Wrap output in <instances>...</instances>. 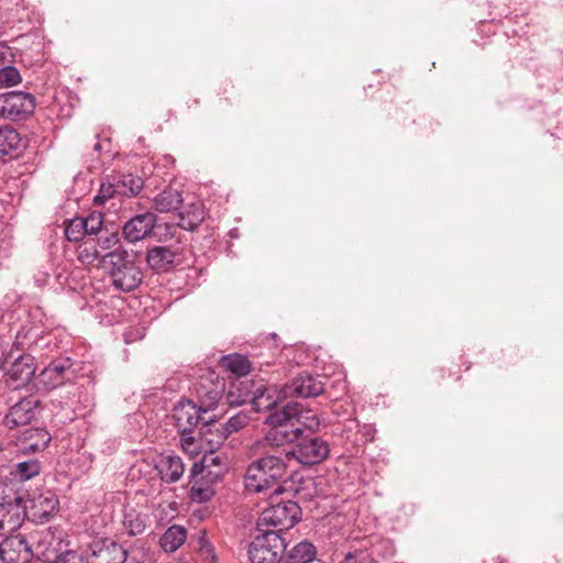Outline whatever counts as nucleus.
Instances as JSON below:
<instances>
[{"mask_svg":"<svg viewBox=\"0 0 563 563\" xmlns=\"http://www.w3.org/2000/svg\"><path fill=\"white\" fill-rule=\"evenodd\" d=\"M262 456L253 460L246 467L244 474V485L249 492L262 493L274 488V493L279 495L284 492L280 483L287 475L288 459L282 452H271L257 450Z\"/></svg>","mask_w":563,"mask_h":563,"instance_id":"1","label":"nucleus"},{"mask_svg":"<svg viewBox=\"0 0 563 563\" xmlns=\"http://www.w3.org/2000/svg\"><path fill=\"white\" fill-rule=\"evenodd\" d=\"M301 519V508L296 501L279 500L274 493L269 498V506L261 512L256 530H274L285 534V530L292 528Z\"/></svg>","mask_w":563,"mask_h":563,"instance_id":"2","label":"nucleus"},{"mask_svg":"<svg viewBox=\"0 0 563 563\" xmlns=\"http://www.w3.org/2000/svg\"><path fill=\"white\" fill-rule=\"evenodd\" d=\"M257 534L247 547L250 563H278L285 550V538L278 531L256 530Z\"/></svg>","mask_w":563,"mask_h":563,"instance_id":"3","label":"nucleus"},{"mask_svg":"<svg viewBox=\"0 0 563 563\" xmlns=\"http://www.w3.org/2000/svg\"><path fill=\"white\" fill-rule=\"evenodd\" d=\"M288 461L296 460L305 466H312L324 461L330 453L329 443L321 437L300 433L296 444L290 450L284 449Z\"/></svg>","mask_w":563,"mask_h":563,"instance_id":"4","label":"nucleus"},{"mask_svg":"<svg viewBox=\"0 0 563 563\" xmlns=\"http://www.w3.org/2000/svg\"><path fill=\"white\" fill-rule=\"evenodd\" d=\"M173 418L179 432H194L199 424L200 434L207 435L210 432L212 417L209 416V409L197 406L192 400L179 401L174 407Z\"/></svg>","mask_w":563,"mask_h":563,"instance_id":"5","label":"nucleus"},{"mask_svg":"<svg viewBox=\"0 0 563 563\" xmlns=\"http://www.w3.org/2000/svg\"><path fill=\"white\" fill-rule=\"evenodd\" d=\"M26 496L27 492L22 488L19 481L8 476L0 481V512L7 520L13 512H19L18 530L26 518Z\"/></svg>","mask_w":563,"mask_h":563,"instance_id":"6","label":"nucleus"},{"mask_svg":"<svg viewBox=\"0 0 563 563\" xmlns=\"http://www.w3.org/2000/svg\"><path fill=\"white\" fill-rule=\"evenodd\" d=\"M35 98L33 95L23 91H10L1 93L0 118L19 121L24 120L33 113Z\"/></svg>","mask_w":563,"mask_h":563,"instance_id":"7","label":"nucleus"},{"mask_svg":"<svg viewBox=\"0 0 563 563\" xmlns=\"http://www.w3.org/2000/svg\"><path fill=\"white\" fill-rule=\"evenodd\" d=\"M221 479V470L203 471L192 465L189 476V498L195 503H206L216 494L214 485Z\"/></svg>","mask_w":563,"mask_h":563,"instance_id":"8","label":"nucleus"},{"mask_svg":"<svg viewBox=\"0 0 563 563\" xmlns=\"http://www.w3.org/2000/svg\"><path fill=\"white\" fill-rule=\"evenodd\" d=\"M272 428L265 433V435L254 442L252 451L256 454L257 450H265L274 452L273 450L283 448L286 444L297 442L301 428L292 424H269Z\"/></svg>","mask_w":563,"mask_h":563,"instance_id":"9","label":"nucleus"},{"mask_svg":"<svg viewBox=\"0 0 563 563\" xmlns=\"http://www.w3.org/2000/svg\"><path fill=\"white\" fill-rule=\"evenodd\" d=\"M139 251L131 249H123L120 254L122 262L121 267L114 278V284L123 291H132L141 284V268L137 263Z\"/></svg>","mask_w":563,"mask_h":563,"instance_id":"10","label":"nucleus"},{"mask_svg":"<svg viewBox=\"0 0 563 563\" xmlns=\"http://www.w3.org/2000/svg\"><path fill=\"white\" fill-rule=\"evenodd\" d=\"M143 464L152 466L156 475L168 484L177 482L185 470L181 459L172 452L155 453L143 459Z\"/></svg>","mask_w":563,"mask_h":563,"instance_id":"11","label":"nucleus"},{"mask_svg":"<svg viewBox=\"0 0 563 563\" xmlns=\"http://www.w3.org/2000/svg\"><path fill=\"white\" fill-rule=\"evenodd\" d=\"M41 406L40 399L34 396L21 398L13 404L2 419V423L8 429H15L30 424L36 417Z\"/></svg>","mask_w":563,"mask_h":563,"instance_id":"12","label":"nucleus"},{"mask_svg":"<svg viewBox=\"0 0 563 563\" xmlns=\"http://www.w3.org/2000/svg\"><path fill=\"white\" fill-rule=\"evenodd\" d=\"M36 368L35 357L33 355H20L5 373V386L12 390L26 387L34 378Z\"/></svg>","mask_w":563,"mask_h":563,"instance_id":"13","label":"nucleus"},{"mask_svg":"<svg viewBox=\"0 0 563 563\" xmlns=\"http://www.w3.org/2000/svg\"><path fill=\"white\" fill-rule=\"evenodd\" d=\"M324 390V383L318 375H312L308 372H302L297 375L290 384H286L279 391L284 398L300 397L310 398L317 397Z\"/></svg>","mask_w":563,"mask_h":563,"instance_id":"14","label":"nucleus"},{"mask_svg":"<svg viewBox=\"0 0 563 563\" xmlns=\"http://www.w3.org/2000/svg\"><path fill=\"white\" fill-rule=\"evenodd\" d=\"M73 362L68 357L52 361L40 374L38 384L46 390H53L70 380L74 374Z\"/></svg>","mask_w":563,"mask_h":563,"instance_id":"15","label":"nucleus"},{"mask_svg":"<svg viewBox=\"0 0 563 563\" xmlns=\"http://www.w3.org/2000/svg\"><path fill=\"white\" fill-rule=\"evenodd\" d=\"M26 503V518L36 523L48 521L58 510L59 501L57 496L46 490L38 496L27 498Z\"/></svg>","mask_w":563,"mask_h":563,"instance_id":"16","label":"nucleus"},{"mask_svg":"<svg viewBox=\"0 0 563 563\" xmlns=\"http://www.w3.org/2000/svg\"><path fill=\"white\" fill-rule=\"evenodd\" d=\"M3 563H30L34 558L33 545L21 534L10 536L0 543Z\"/></svg>","mask_w":563,"mask_h":563,"instance_id":"17","label":"nucleus"},{"mask_svg":"<svg viewBox=\"0 0 563 563\" xmlns=\"http://www.w3.org/2000/svg\"><path fill=\"white\" fill-rule=\"evenodd\" d=\"M92 143L93 153L90 154V161H86L87 172L90 174H103L108 169L107 164L118 155V151L113 148L111 139L96 134Z\"/></svg>","mask_w":563,"mask_h":563,"instance_id":"18","label":"nucleus"},{"mask_svg":"<svg viewBox=\"0 0 563 563\" xmlns=\"http://www.w3.org/2000/svg\"><path fill=\"white\" fill-rule=\"evenodd\" d=\"M90 549L86 563H124L126 560V551L111 540L95 541Z\"/></svg>","mask_w":563,"mask_h":563,"instance_id":"19","label":"nucleus"},{"mask_svg":"<svg viewBox=\"0 0 563 563\" xmlns=\"http://www.w3.org/2000/svg\"><path fill=\"white\" fill-rule=\"evenodd\" d=\"M278 563H323L317 559V549L309 541L289 544L285 541V550L280 553Z\"/></svg>","mask_w":563,"mask_h":563,"instance_id":"20","label":"nucleus"},{"mask_svg":"<svg viewBox=\"0 0 563 563\" xmlns=\"http://www.w3.org/2000/svg\"><path fill=\"white\" fill-rule=\"evenodd\" d=\"M51 441L52 437L45 428H31L21 433L16 444L22 453L33 454L44 451Z\"/></svg>","mask_w":563,"mask_h":563,"instance_id":"21","label":"nucleus"},{"mask_svg":"<svg viewBox=\"0 0 563 563\" xmlns=\"http://www.w3.org/2000/svg\"><path fill=\"white\" fill-rule=\"evenodd\" d=\"M175 234V227L152 212L143 213V240L146 238L165 242Z\"/></svg>","mask_w":563,"mask_h":563,"instance_id":"22","label":"nucleus"},{"mask_svg":"<svg viewBox=\"0 0 563 563\" xmlns=\"http://www.w3.org/2000/svg\"><path fill=\"white\" fill-rule=\"evenodd\" d=\"M250 416L244 411H240L236 415L232 416L225 423H220L212 419V422L210 424V433L216 431L217 439H210L208 441L210 443L214 442L216 444H221L229 435L239 432L240 430L245 428L250 423Z\"/></svg>","mask_w":563,"mask_h":563,"instance_id":"23","label":"nucleus"},{"mask_svg":"<svg viewBox=\"0 0 563 563\" xmlns=\"http://www.w3.org/2000/svg\"><path fill=\"white\" fill-rule=\"evenodd\" d=\"M220 364L236 376H245L251 369L255 368L260 372H265L264 366H271L269 362L250 361L246 356L236 353L222 356Z\"/></svg>","mask_w":563,"mask_h":563,"instance_id":"24","label":"nucleus"},{"mask_svg":"<svg viewBox=\"0 0 563 563\" xmlns=\"http://www.w3.org/2000/svg\"><path fill=\"white\" fill-rule=\"evenodd\" d=\"M115 183H101L99 194L95 197L96 203H103L107 199L112 198L114 195H130L137 196L141 192V186L134 187V179L130 178V185L121 178H112Z\"/></svg>","mask_w":563,"mask_h":563,"instance_id":"25","label":"nucleus"},{"mask_svg":"<svg viewBox=\"0 0 563 563\" xmlns=\"http://www.w3.org/2000/svg\"><path fill=\"white\" fill-rule=\"evenodd\" d=\"M35 537L34 558L44 563H55L59 554L55 548L54 534L49 530H43L37 532Z\"/></svg>","mask_w":563,"mask_h":563,"instance_id":"26","label":"nucleus"},{"mask_svg":"<svg viewBox=\"0 0 563 563\" xmlns=\"http://www.w3.org/2000/svg\"><path fill=\"white\" fill-rule=\"evenodd\" d=\"M301 409L299 404L290 400L286 402L280 409L272 411L266 418L267 424H292L299 426L301 418Z\"/></svg>","mask_w":563,"mask_h":563,"instance_id":"27","label":"nucleus"},{"mask_svg":"<svg viewBox=\"0 0 563 563\" xmlns=\"http://www.w3.org/2000/svg\"><path fill=\"white\" fill-rule=\"evenodd\" d=\"M178 227L192 231L205 220V209L199 201L188 202L178 213Z\"/></svg>","mask_w":563,"mask_h":563,"instance_id":"28","label":"nucleus"},{"mask_svg":"<svg viewBox=\"0 0 563 563\" xmlns=\"http://www.w3.org/2000/svg\"><path fill=\"white\" fill-rule=\"evenodd\" d=\"M276 390L263 384L251 389L250 402L256 412L272 410L276 407L278 398H275Z\"/></svg>","mask_w":563,"mask_h":563,"instance_id":"29","label":"nucleus"},{"mask_svg":"<svg viewBox=\"0 0 563 563\" xmlns=\"http://www.w3.org/2000/svg\"><path fill=\"white\" fill-rule=\"evenodd\" d=\"M19 132L10 125H0V158L13 156L21 147Z\"/></svg>","mask_w":563,"mask_h":563,"instance_id":"30","label":"nucleus"},{"mask_svg":"<svg viewBox=\"0 0 563 563\" xmlns=\"http://www.w3.org/2000/svg\"><path fill=\"white\" fill-rule=\"evenodd\" d=\"M187 539V530L183 526H170L159 539V545L166 553L177 551Z\"/></svg>","mask_w":563,"mask_h":563,"instance_id":"31","label":"nucleus"},{"mask_svg":"<svg viewBox=\"0 0 563 563\" xmlns=\"http://www.w3.org/2000/svg\"><path fill=\"white\" fill-rule=\"evenodd\" d=\"M154 207L159 212H170L178 209L183 203L184 199L181 192L168 186L162 192H159L154 199Z\"/></svg>","mask_w":563,"mask_h":563,"instance_id":"32","label":"nucleus"},{"mask_svg":"<svg viewBox=\"0 0 563 563\" xmlns=\"http://www.w3.org/2000/svg\"><path fill=\"white\" fill-rule=\"evenodd\" d=\"M175 254L166 246H155L147 251L146 262L155 271H166L174 262Z\"/></svg>","mask_w":563,"mask_h":563,"instance_id":"33","label":"nucleus"},{"mask_svg":"<svg viewBox=\"0 0 563 563\" xmlns=\"http://www.w3.org/2000/svg\"><path fill=\"white\" fill-rule=\"evenodd\" d=\"M40 472L41 462L37 459H30L16 463L10 472V476L19 481V484L22 485L23 482L35 477Z\"/></svg>","mask_w":563,"mask_h":563,"instance_id":"34","label":"nucleus"},{"mask_svg":"<svg viewBox=\"0 0 563 563\" xmlns=\"http://www.w3.org/2000/svg\"><path fill=\"white\" fill-rule=\"evenodd\" d=\"M365 550L371 554V556L377 560V563H379V560H388L393 558L396 553L394 542L390 539L379 537L372 540L369 548H366Z\"/></svg>","mask_w":563,"mask_h":563,"instance_id":"35","label":"nucleus"},{"mask_svg":"<svg viewBox=\"0 0 563 563\" xmlns=\"http://www.w3.org/2000/svg\"><path fill=\"white\" fill-rule=\"evenodd\" d=\"M225 399L230 406H240L250 401L251 389L247 386V382H241L239 385H231L225 395Z\"/></svg>","mask_w":563,"mask_h":563,"instance_id":"36","label":"nucleus"},{"mask_svg":"<svg viewBox=\"0 0 563 563\" xmlns=\"http://www.w3.org/2000/svg\"><path fill=\"white\" fill-rule=\"evenodd\" d=\"M65 235L70 242L81 241L87 235V223L84 222V218L76 217L69 220L65 229Z\"/></svg>","mask_w":563,"mask_h":563,"instance_id":"37","label":"nucleus"},{"mask_svg":"<svg viewBox=\"0 0 563 563\" xmlns=\"http://www.w3.org/2000/svg\"><path fill=\"white\" fill-rule=\"evenodd\" d=\"M122 235L126 244L135 245L141 241V214H136L124 224Z\"/></svg>","mask_w":563,"mask_h":563,"instance_id":"38","label":"nucleus"},{"mask_svg":"<svg viewBox=\"0 0 563 563\" xmlns=\"http://www.w3.org/2000/svg\"><path fill=\"white\" fill-rule=\"evenodd\" d=\"M21 75L13 66H3L0 68V88H8L21 82Z\"/></svg>","mask_w":563,"mask_h":563,"instance_id":"39","label":"nucleus"},{"mask_svg":"<svg viewBox=\"0 0 563 563\" xmlns=\"http://www.w3.org/2000/svg\"><path fill=\"white\" fill-rule=\"evenodd\" d=\"M192 465L201 467L203 471H217L221 470V476L225 471V466L222 463L220 456L214 455L212 452L205 454L200 462H195Z\"/></svg>","mask_w":563,"mask_h":563,"instance_id":"40","label":"nucleus"},{"mask_svg":"<svg viewBox=\"0 0 563 563\" xmlns=\"http://www.w3.org/2000/svg\"><path fill=\"white\" fill-rule=\"evenodd\" d=\"M123 523L130 536L141 533V521L139 519V515L135 514L133 509L125 510Z\"/></svg>","mask_w":563,"mask_h":563,"instance_id":"41","label":"nucleus"},{"mask_svg":"<svg viewBox=\"0 0 563 563\" xmlns=\"http://www.w3.org/2000/svg\"><path fill=\"white\" fill-rule=\"evenodd\" d=\"M87 223V235H96L101 232L102 214L100 212H91L87 218H84Z\"/></svg>","mask_w":563,"mask_h":563,"instance_id":"42","label":"nucleus"},{"mask_svg":"<svg viewBox=\"0 0 563 563\" xmlns=\"http://www.w3.org/2000/svg\"><path fill=\"white\" fill-rule=\"evenodd\" d=\"M19 512H13L7 520L3 519V515L0 512V536H5L15 531V526L19 520Z\"/></svg>","mask_w":563,"mask_h":563,"instance_id":"43","label":"nucleus"},{"mask_svg":"<svg viewBox=\"0 0 563 563\" xmlns=\"http://www.w3.org/2000/svg\"><path fill=\"white\" fill-rule=\"evenodd\" d=\"M118 242H119V239H118V234L117 233H110V234H107V235H101L98 239V245L102 250H110Z\"/></svg>","mask_w":563,"mask_h":563,"instance_id":"44","label":"nucleus"},{"mask_svg":"<svg viewBox=\"0 0 563 563\" xmlns=\"http://www.w3.org/2000/svg\"><path fill=\"white\" fill-rule=\"evenodd\" d=\"M222 394H223V386L221 388L216 386V388H213L212 390L206 391L205 396L208 398L209 404L206 405L203 408H208L210 410L211 407L213 405H216L222 398Z\"/></svg>","mask_w":563,"mask_h":563,"instance_id":"45","label":"nucleus"},{"mask_svg":"<svg viewBox=\"0 0 563 563\" xmlns=\"http://www.w3.org/2000/svg\"><path fill=\"white\" fill-rule=\"evenodd\" d=\"M179 433L181 435L180 441H181V446L184 448V450L194 452L197 448L195 444V438L192 437L194 432H179Z\"/></svg>","mask_w":563,"mask_h":563,"instance_id":"46","label":"nucleus"},{"mask_svg":"<svg viewBox=\"0 0 563 563\" xmlns=\"http://www.w3.org/2000/svg\"><path fill=\"white\" fill-rule=\"evenodd\" d=\"M199 551L200 554L203 555L206 560L210 559L212 563L216 561L217 558L216 554L213 553V548L207 541L201 543Z\"/></svg>","mask_w":563,"mask_h":563,"instance_id":"47","label":"nucleus"},{"mask_svg":"<svg viewBox=\"0 0 563 563\" xmlns=\"http://www.w3.org/2000/svg\"><path fill=\"white\" fill-rule=\"evenodd\" d=\"M136 339H137V332L135 333V335L132 333V331L124 333V341L128 344L134 342Z\"/></svg>","mask_w":563,"mask_h":563,"instance_id":"48","label":"nucleus"},{"mask_svg":"<svg viewBox=\"0 0 563 563\" xmlns=\"http://www.w3.org/2000/svg\"><path fill=\"white\" fill-rule=\"evenodd\" d=\"M101 255L99 254L98 250L93 247V254H92V257L93 260L100 257Z\"/></svg>","mask_w":563,"mask_h":563,"instance_id":"49","label":"nucleus"},{"mask_svg":"<svg viewBox=\"0 0 563 563\" xmlns=\"http://www.w3.org/2000/svg\"><path fill=\"white\" fill-rule=\"evenodd\" d=\"M73 559H78L80 563H84V559L81 556H77L75 554H71Z\"/></svg>","mask_w":563,"mask_h":563,"instance_id":"50","label":"nucleus"},{"mask_svg":"<svg viewBox=\"0 0 563 563\" xmlns=\"http://www.w3.org/2000/svg\"><path fill=\"white\" fill-rule=\"evenodd\" d=\"M107 256H114V253L109 252L108 254L103 255L102 257H107Z\"/></svg>","mask_w":563,"mask_h":563,"instance_id":"51","label":"nucleus"},{"mask_svg":"<svg viewBox=\"0 0 563 563\" xmlns=\"http://www.w3.org/2000/svg\"><path fill=\"white\" fill-rule=\"evenodd\" d=\"M4 48H5V47H4L3 45H0V54H2V53H3L2 51H3Z\"/></svg>","mask_w":563,"mask_h":563,"instance_id":"52","label":"nucleus"}]
</instances>
